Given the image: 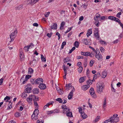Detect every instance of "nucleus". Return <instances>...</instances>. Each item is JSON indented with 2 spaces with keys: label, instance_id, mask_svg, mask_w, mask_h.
Masks as SVG:
<instances>
[{
  "label": "nucleus",
  "instance_id": "obj_1",
  "mask_svg": "<svg viewBox=\"0 0 123 123\" xmlns=\"http://www.w3.org/2000/svg\"><path fill=\"white\" fill-rule=\"evenodd\" d=\"M97 91L99 94H101L103 92L104 86L102 83H98L96 84Z\"/></svg>",
  "mask_w": 123,
  "mask_h": 123
},
{
  "label": "nucleus",
  "instance_id": "obj_2",
  "mask_svg": "<svg viewBox=\"0 0 123 123\" xmlns=\"http://www.w3.org/2000/svg\"><path fill=\"white\" fill-rule=\"evenodd\" d=\"M32 100L33 101L36 100V101H38L39 100V99L38 98H36V96L34 95H31L26 98L27 102L29 103H32Z\"/></svg>",
  "mask_w": 123,
  "mask_h": 123
},
{
  "label": "nucleus",
  "instance_id": "obj_3",
  "mask_svg": "<svg viewBox=\"0 0 123 123\" xmlns=\"http://www.w3.org/2000/svg\"><path fill=\"white\" fill-rule=\"evenodd\" d=\"M17 31L16 30L12 31L10 35V38L11 40L10 42L13 41L17 36Z\"/></svg>",
  "mask_w": 123,
  "mask_h": 123
},
{
  "label": "nucleus",
  "instance_id": "obj_4",
  "mask_svg": "<svg viewBox=\"0 0 123 123\" xmlns=\"http://www.w3.org/2000/svg\"><path fill=\"white\" fill-rule=\"evenodd\" d=\"M95 57L100 61H102L103 60L102 56L98 49H97V51L95 52Z\"/></svg>",
  "mask_w": 123,
  "mask_h": 123
},
{
  "label": "nucleus",
  "instance_id": "obj_5",
  "mask_svg": "<svg viewBox=\"0 0 123 123\" xmlns=\"http://www.w3.org/2000/svg\"><path fill=\"white\" fill-rule=\"evenodd\" d=\"M99 29L98 28H94V36L97 39L99 40L100 38L99 34Z\"/></svg>",
  "mask_w": 123,
  "mask_h": 123
},
{
  "label": "nucleus",
  "instance_id": "obj_6",
  "mask_svg": "<svg viewBox=\"0 0 123 123\" xmlns=\"http://www.w3.org/2000/svg\"><path fill=\"white\" fill-rule=\"evenodd\" d=\"M43 80L42 78H38L36 80H33V84L36 83L37 84H40L43 82Z\"/></svg>",
  "mask_w": 123,
  "mask_h": 123
},
{
  "label": "nucleus",
  "instance_id": "obj_7",
  "mask_svg": "<svg viewBox=\"0 0 123 123\" xmlns=\"http://www.w3.org/2000/svg\"><path fill=\"white\" fill-rule=\"evenodd\" d=\"M118 116V114H114L113 116L110 118V119H112L113 121V123L117 122L119 121V118L118 117H117Z\"/></svg>",
  "mask_w": 123,
  "mask_h": 123
},
{
  "label": "nucleus",
  "instance_id": "obj_8",
  "mask_svg": "<svg viewBox=\"0 0 123 123\" xmlns=\"http://www.w3.org/2000/svg\"><path fill=\"white\" fill-rule=\"evenodd\" d=\"M62 108L63 109V113L67 112L70 111L69 108L65 105H62Z\"/></svg>",
  "mask_w": 123,
  "mask_h": 123
},
{
  "label": "nucleus",
  "instance_id": "obj_9",
  "mask_svg": "<svg viewBox=\"0 0 123 123\" xmlns=\"http://www.w3.org/2000/svg\"><path fill=\"white\" fill-rule=\"evenodd\" d=\"M75 91L74 89H72V91L70 92L69 94L68 97L69 99H71L72 98L73 95V92Z\"/></svg>",
  "mask_w": 123,
  "mask_h": 123
},
{
  "label": "nucleus",
  "instance_id": "obj_10",
  "mask_svg": "<svg viewBox=\"0 0 123 123\" xmlns=\"http://www.w3.org/2000/svg\"><path fill=\"white\" fill-rule=\"evenodd\" d=\"M75 91L74 89H72V91L70 92L69 94L68 97L69 99H71L72 98L73 95V92Z\"/></svg>",
  "mask_w": 123,
  "mask_h": 123
},
{
  "label": "nucleus",
  "instance_id": "obj_11",
  "mask_svg": "<svg viewBox=\"0 0 123 123\" xmlns=\"http://www.w3.org/2000/svg\"><path fill=\"white\" fill-rule=\"evenodd\" d=\"M82 42L84 44L86 45H90L91 43L89 42L87 39H83L82 40Z\"/></svg>",
  "mask_w": 123,
  "mask_h": 123
},
{
  "label": "nucleus",
  "instance_id": "obj_12",
  "mask_svg": "<svg viewBox=\"0 0 123 123\" xmlns=\"http://www.w3.org/2000/svg\"><path fill=\"white\" fill-rule=\"evenodd\" d=\"M39 87L40 89L42 90H44L46 88V85L43 83L39 85Z\"/></svg>",
  "mask_w": 123,
  "mask_h": 123
},
{
  "label": "nucleus",
  "instance_id": "obj_13",
  "mask_svg": "<svg viewBox=\"0 0 123 123\" xmlns=\"http://www.w3.org/2000/svg\"><path fill=\"white\" fill-rule=\"evenodd\" d=\"M31 117L32 119L33 120H36L38 118V115L37 114H33L31 115Z\"/></svg>",
  "mask_w": 123,
  "mask_h": 123
},
{
  "label": "nucleus",
  "instance_id": "obj_14",
  "mask_svg": "<svg viewBox=\"0 0 123 123\" xmlns=\"http://www.w3.org/2000/svg\"><path fill=\"white\" fill-rule=\"evenodd\" d=\"M39 0H29L28 1V4H34L38 1Z\"/></svg>",
  "mask_w": 123,
  "mask_h": 123
},
{
  "label": "nucleus",
  "instance_id": "obj_15",
  "mask_svg": "<svg viewBox=\"0 0 123 123\" xmlns=\"http://www.w3.org/2000/svg\"><path fill=\"white\" fill-rule=\"evenodd\" d=\"M92 29L91 28L88 30L86 34V35L87 37L90 36L92 34Z\"/></svg>",
  "mask_w": 123,
  "mask_h": 123
},
{
  "label": "nucleus",
  "instance_id": "obj_16",
  "mask_svg": "<svg viewBox=\"0 0 123 123\" xmlns=\"http://www.w3.org/2000/svg\"><path fill=\"white\" fill-rule=\"evenodd\" d=\"M94 19L95 20L94 24L96 25L97 27H98L99 26L100 24L99 23V21L98 19H96V18L94 17Z\"/></svg>",
  "mask_w": 123,
  "mask_h": 123
},
{
  "label": "nucleus",
  "instance_id": "obj_17",
  "mask_svg": "<svg viewBox=\"0 0 123 123\" xmlns=\"http://www.w3.org/2000/svg\"><path fill=\"white\" fill-rule=\"evenodd\" d=\"M23 7V5L21 4L15 7V9L16 10H20L22 9Z\"/></svg>",
  "mask_w": 123,
  "mask_h": 123
},
{
  "label": "nucleus",
  "instance_id": "obj_18",
  "mask_svg": "<svg viewBox=\"0 0 123 123\" xmlns=\"http://www.w3.org/2000/svg\"><path fill=\"white\" fill-rule=\"evenodd\" d=\"M53 25L51 26L50 28L51 29L53 30H55L57 28V24L56 23H53Z\"/></svg>",
  "mask_w": 123,
  "mask_h": 123
},
{
  "label": "nucleus",
  "instance_id": "obj_19",
  "mask_svg": "<svg viewBox=\"0 0 123 123\" xmlns=\"http://www.w3.org/2000/svg\"><path fill=\"white\" fill-rule=\"evenodd\" d=\"M66 113V115L67 116L69 117H73L72 113V112L69 111L67 112Z\"/></svg>",
  "mask_w": 123,
  "mask_h": 123
},
{
  "label": "nucleus",
  "instance_id": "obj_20",
  "mask_svg": "<svg viewBox=\"0 0 123 123\" xmlns=\"http://www.w3.org/2000/svg\"><path fill=\"white\" fill-rule=\"evenodd\" d=\"M90 86L88 84L85 85L82 87V89L84 90H86L90 87Z\"/></svg>",
  "mask_w": 123,
  "mask_h": 123
},
{
  "label": "nucleus",
  "instance_id": "obj_21",
  "mask_svg": "<svg viewBox=\"0 0 123 123\" xmlns=\"http://www.w3.org/2000/svg\"><path fill=\"white\" fill-rule=\"evenodd\" d=\"M66 87H67L66 88L67 89L68 88L69 89L71 88H73V89H74V87L73 86H72L71 84L70 83H69L68 84H66Z\"/></svg>",
  "mask_w": 123,
  "mask_h": 123
},
{
  "label": "nucleus",
  "instance_id": "obj_22",
  "mask_svg": "<svg viewBox=\"0 0 123 123\" xmlns=\"http://www.w3.org/2000/svg\"><path fill=\"white\" fill-rule=\"evenodd\" d=\"M39 92L38 89L37 88H34L33 90V92L34 94H38Z\"/></svg>",
  "mask_w": 123,
  "mask_h": 123
},
{
  "label": "nucleus",
  "instance_id": "obj_23",
  "mask_svg": "<svg viewBox=\"0 0 123 123\" xmlns=\"http://www.w3.org/2000/svg\"><path fill=\"white\" fill-rule=\"evenodd\" d=\"M54 102L53 101L49 102L44 106L43 107L44 109H45L47 107L49 106V105L52 104Z\"/></svg>",
  "mask_w": 123,
  "mask_h": 123
},
{
  "label": "nucleus",
  "instance_id": "obj_24",
  "mask_svg": "<svg viewBox=\"0 0 123 123\" xmlns=\"http://www.w3.org/2000/svg\"><path fill=\"white\" fill-rule=\"evenodd\" d=\"M86 77L84 76L81 78L79 80L80 83H82L85 80Z\"/></svg>",
  "mask_w": 123,
  "mask_h": 123
},
{
  "label": "nucleus",
  "instance_id": "obj_25",
  "mask_svg": "<svg viewBox=\"0 0 123 123\" xmlns=\"http://www.w3.org/2000/svg\"><path fill=\"white\" fill-rule=\"evenodd\" d=\"M33 73V70L31 68H29L28 69V74H32Z\"/></svg>",
  "mask_w": 123,
  "mask_h": 123
},
{
  "label": "nucleus",
  "instance_id": "obj_26",
  "mask_svg": "<svg viewBox=\"0 0 123 123\" xmlns=\"http://www.w3.org/2000/svg\"><path fill=\"white\" fill-rule=\"evenodd\" d=\"M12 103L10 101L8 105V107L7 108V110L11 108L12 107Z\"/></svg>",
  "mask_w": 123,
  "mask_h": 123
},
{
  "label": "nucleus",
  "instance_id": "obj_27",
  "mask_svg": "<svg viewBox=\"0 0 123 123\" xmlns=\"http://www.w3.org/2000/svg\"><path fill=\"white\" fill-rule=\"evenodd\" d=\"M31 87H27L25 89V91L27 93H29L31 92Z\"/></svg>",
  "mask_w": 123,
  "mask_h": 123
},
{
  "label": "nucleus",
  "instance_id": "obj_28",
  "mask_svg": "<svg viewBox=\"0 0 123 123\" xmlns=\"http://www.w3.org/2000/svg\"><path fill=\"white\" fill-rule=\"evenodd\" d=\"M104 123H113V121H112V119H110V118L109 119H108L105 120Z\"/></svg>",
  "mask_w": 123,
  "mask_h": 123
},
{
  "label": "nucleus",
  "instance_id": "obj_29",
  "mask_svg": "<svg viewBox=\"0 0 123 123\" xmlns=\"http://www.w3.org/2000/svg\"><path fill=\"white\" fill-rule=\"evenodd\" d=\"M81 117L84 119H85L87 118V116L86 114L84 112H83L81 114Z\"/></svg>",
  "mask_w": 123,
  "mask_h": 123
},
{
  "label": "nucleus",
  "instance_id": "obj_30",
  "mask_svg": "<svg viewBox=\"0 0 123 123\" xmlns=\"http://www.w3.org/2000/svg\"><path fill=\"white\" fill-rule=\"evenodd\" d=\"M107 75V73L106 71H104L102 73V78H104Z\"/></svg>",
  "mask_w": 123,
  "mask_h": 123
},
{
  "label": "nucleus",
  "instance_id": "obj_31",
  "mask_svg": "<svg viewBox=\"0 0 123 123\" xmlns=\"http://www.w3.org/2000/svg\"><path fill=\"white\" fill-rule=\"evenodd\" d=\"M90 93V95L92 97L94 98H96L97 96L95 92H91Z\"/></svg>",
  "mask_w": 123,
  "mask_h": 123
},
{
  "label": "nucleus",
  "instance_id": "obj_32",
  "mask_svg": "<svg viewBox=\"0 0 123 123\" xmlns=\"http://www.w3.org/2000/svg\"><path fill=\"white\" fill-rule=\"evenodd\" d=\"M95 62V61L92 60L89 63L90 66V67H92L93 65V64Z\"/></svg>",
  "mask_w": 123,
  "mask_h": 123
},
{
  "label": "nucleus",
  "instance_id": "obj_33",
  "mask_svg": "<svg viewBox=\"0 0 123 123\" xmlns=\"http://www.w3.org/2000/svg\"><path fill=\"white\" fill-rule=\"evenodd\" d=\"M41 57L42 61L44 62H46V59L44 57V56L43 55H41Z\"/></svg>",
  "mask_w": 123,
  "mask_h": 123
},
{
  "label": "nucleus",
  "instance_id": "obj_34",
  "mask_svg": "<svg viewBox=\"0 0 123 123\" xmlns=\"http://www.w3.org/2000/svg\"><path fill=\"white\" fill-rule=\"evenodd\" d=\"M85 56H89L90 57V56H92V55H91L90 54V53L89 52H86L85 53Z\"/></svg>",
  "mask_w": 123,
  "mask_h": 123
},
{
  "label": "nucleus",
  "instance_id": "obj_35",
  "mask_svg": "<svg viewBox=\"0 0 123 123\" xmlns=\"http://www.w3.org/2000/svg\"><path fill=\"white\" fill-rule=\"evenodd\" d=\"M70 59L68 57H67L64 59V62H67L69 61H70Z\"/></svg>",
  "mask_w": 123,
  "mask_h": 123
},
{
  "label": "nucleus",
  "instance_id": "obj_36",
  "mask_svg": "<svg viewBox=\"0 0 123 123\" xmlns=\"http://www.w3.org/2000/svg\"><path fill=\"white\" fill-rule=\"evenodd\" d=\"M15 116L17 117H18L20 116V113L18 112H17L15 114Z\"/></svg>",
  "mask_w": 123,
  "mask_h": 123
},
{
  "label": "nucleus",
  "instance_id": "obj_37",
  "mask_svg": "<svg viewBox=\"0 0 123 123\" xmlns=\"http://www.w3.org/2000/svg\"><path fill=\"white\" fill-rule=\"evenodd\" d=\"M99 49L101 52L102 53H104L105 50L104 48L102 47H100L99 48Z\"/></svg>",
  "mask_w": 123,
  "mask_h": 123
},
{
  "label": "nucleus",
  "instance_id": "obj_38",
  "mask_svg": "<svg viewBox=\"0 0 123 123\" xmlns=\"http://www.w3.org/2000/svg\"><path fill=\"white\" fill-rule=\"evenodd\" d=\"M100 117L99 116H98L95 119V120L94 121V122H97L99 119Z\"/></svg>",
  "mask_w": 123,
  "mask_h": 123
},
{
  "label": "nucleus",
  "instance_id": "obj_39",
  "mask_svg": "<svg viewBox=\"0 0 123 123\" xmlns=\"http://www.w3.org/2000/svg\"><path fill=\"white\" fill-rule=\"evenodd\" d=\"M99 42L101 44L103 45H106L107 44V43L105 42V41H103L101 40L99 41Z\"/></svg>",
  "mask_w": 123,
  "mask_h": 123
},
{
  "label": "nucleus",
  "instance_id": "obj_40",
  "mask_svg": "<svg viewBox=\"0 0 123 123\" xmlns=\"http://www.w3.org/2000/svg\"><path fill=\"white\" fill-rule=\"evenodd\" d=\"M66 43L65 42H62V45L61 47V49H63L64 48V46H65V45H66Z\"/></svg>",
  "mask_w": 123,
  "mask_h": 123
},
{
  "label": "nucleus",
  "instance_id": "obj_41",
  "mask_svg": "<svg viewBox=\"0 0 123 123\" xmlns=\"http://www.w3.org/2000/svg\"><path fill=\"white\" fill-rule=\"evenodd\" d=\"M83 70V68L82 67H80L78 69V71L79 73H81Z\"/></svg>",
  "mask_w": 123,
  "mask_h": 123
},
{
  "label": "nucleus",
  "instance_id": "obj_42",
  "mask_svg": "<svg viewBox=\"0 0 123 123\" xmlns=\"http://www.w3.org/2000/svg\"><path fill=\"white\" fill-rule=\"evenodd\" d=\"M10 97L8 96H6L4 99V100H6V102H8V100H10Z\"/></svg>",
  "mask_w": 123,
  "mask_h": 123
},
{
  "label": "nucleus",
  "instance_id": "obj_43",
  "mask_svg": "<svg viewBox=\"0 0 123 123\" xmlns=\"http://www.w3.org/2000/svg\"><path fill=\"white\" fill-rule=\"evenodd\" d=\"M34 105L35 107L36 108H38V105L37 102H36V100H34Z\"/></svg>",
  "mask_w": 123,
  "mask_h": 123
},
{
  "label": "nucleus",
  "instance_id": "obj_44",
  "mask_svg": "<svg viewBox=\"0 0 123 123\" xmlns=\"http://www.w3.org/2000/svg\"><path fill=\"white\" fill-rule=\"evenodd\" d=\"M56 101L59 102L60 103H61L62 102V100L61 98H59L56 99Z\"/></svg>",
  "mask_w": 123,
  "mask_h": 123
},
{
  "label": "nucleus",
  "instance_id": "obj_45",
  "mask_svg": "<svg viewBox=\"0 0 123 123\" xmlns=\"http://www.w3.org/2000/svg\"><path fill=\"white\" fill-rule=\"evenodd\" d=\"M74 44L76 48H78L79 46V42H78L76 41L74 42Z\"/></svg>",
  "mask_w": 123,
  "mask_h": 123
},
{
  "label": "nucleus",
  "instance_id": "obj_46",
  "mask_svg": "<svg viewBox=\"0 0 123 123\" xmlns=\"http://www.w3.org/2000/svg\"><path fill=\"white\" fill-rule=\"evenodd\" d=\"M115 17H114V16H109L108 17V18L109 19H110V20H113L115 18Z\"/></svg>",
  "mask_w": 123,
  "mask_h": 123
},
{
  "label": "nucleus",
  "instance_id": "obj_47",
  "mask_svg": "<svg viewBox=\"0 0 123 123\" xmlns=\"http://www.w3.org/2000/svg\"><path fill=\"white\" fill-rule=\"evenodd\" d=\"M34 45L32 43H31L30 45L29 46H28V47L29 49L32 48L34 47Z\"/></svg>",
  "mask_w": 123,
  "mask_h": 123
},
{
  "label": "nucleus",
  "instance_id": "obj_48",
  "mask_svg": "<svg viewBox=\"0 0 123 123\" xmlns=\"http://www.w3.org/2000/svg\"><path fill=\"white\" fill-rule=\"evenodd\" d=\"M38 111H39L38 109H36L34 110V111L33 114H37L38 115Z\"/></svg>",
  "mask_w": 123,
  "mask_h": 123
},
{
  "label": "nucleus",
  "instance_id": "obj_49",
  "mask_svg": "<svg viewBox=\"0 0 123 123\" xmlns=\"http://www.w3.org/2000/svg\"><path fill=\"white\" fill-rule=\"evenodd\" d=\"M114 21H115L117 22H118V23H119V22H121L120 20L118 18L115 17Z\"/></svg>",
  "mask_w": 123,
  "mask_h": 123
},
{
  "label": "nucleus",
  "instance_id": "obj_50",
  "mask_svg": "<svg viewBox=\"0 0 123 123\" xmlns=\"http://www.w3.org/2000/svg\"><path fill=\"white\" fill-rule=\"evenodd\" d=\"M22 96L23 97H26L28 96V93L26 92L23 93L22 94Z\"/></svg>",
  "mask_w": 123,
  "mask_h": 123
},
{
  "label": "nucleus",
  "instance_id": "obj_51",
  "mask_svg": "<svg viewBox=\"0 0 123 123\" xmlns=\"http://www.w3.org/2000/svg\"><path fill=\"white\" fill-rule=\"evenodd\" d=\"M36 60L34 58L31 62L32 64L33 65H35V64L36 63Z\"/></svg>",
  "mask_w": 123,
  "mask_h": 123
},
{
  "label": "nucleus",
  "instance_id": "obj_52",
  "mask_svg": "<svg viewBox=\"0 0 123 123\" xmlns=\"http://www.w3.org/2000/svg\"><path fill=\"white\" fill-rule=\"evenodd\" d=\"M72 27H71L70 28H69L68 29L67 31L65 32V34H66L68 32L70 31L72 29Z\"/></svg>",
  "mask_w": 123,
  "mask_h": 123
},
{
  "label": "nucleus",
  "instance_id": "obj_53",
  "mask_svg": "<svg viewBox=\"0 0 123 123\" xmlns=\"http://www.w3.org/2000/svg\"><path fill=\"white\" fill-rule=\"evenodd\" d=\"M54 113H57L59 112V110L58 109H56L53 110Z\"/></svg>",
  "mask_w": 123,
  "mask_h": 123
},
{
  "label": "nucleus",
  "instance_id": "obj_54",
  "mask_svg": "<svg viewBox=\"0 0 123 123\" xmlns=\"http://www.w3.org/2000/svg\"><path fill=\"white\" fill-rule=\"evenodd\" d=\"M89 47L90 49H92V50L93 51H94V52H96L97 51L98 49H96V50H95L94 48H93L91 46H89Z\"/></svg>",
  "mask_w": 123,
  "mask_h": 123
},
{
  "label": "nucleus",
  "instance_id": "obj_55",
  "mask_svg": "<svg viewBox=\"0 0 123 123\" xmlns=\"http://www.w3.org/2000/svg\"><path fill=\"white\" fill-rule=\"evenodd\" d=\"M31 76L30 75H26L25 76V79L28 80L31 77Z\"/></svg>",
  "mask_w": 123,
  "mask_h": 123
},
{
  "label": "nucleus",
  "instance_id": "obj_56",
  "mask_svg": "<svg viewBox=\"0 0 123 123\" xmlns=\"http://www.w3.org/2000/svg\"><path fill=\"white\" fill-rule=\"evenodd\" d=\"M28 46H25L24 48V50H25L26 51H28L29 50V48H28Z\"/></svg>",
  "mask_w": 123,
  "mask_h": 123
},
{
  "label": "nucleus",
  "instance_id": "obj_57",
  "mask_svg": "<svg viewBox=\"0 0 123 123\" xmlns=\"http://www.w3.org/2000/svg\"><path fill=\"white\" fill-rule=\"evenodd\" d=\"M20 59L21 60H22L24 58V54H20Z\"/></svg>",
  "mask_w": 123,
  "mask_h": 123
},
{
  "label": "nucleus",
  "instance_id": "obj_58",
  "mask_svg": "<svg viewBox=\"0 0 123 123\" xmlns=\"http://www.w3.org/2000/svg\"><path fill=\"white\" fill-rule=\"evenodd\" d=\"M58 93L60 94H62L63 92V90H62L61 89H60L58 91Z\"/></svg>",
  "mask_w": 123,
  "mask_h": 123
},
{
  "label": "nucleus",
  "instance_id": "obj_59",
  "mask_svg": "<svg viewBox=\"0 0 123 123\" xmlns=\"http://www.w3.org/2000/svg\"><path fill=\"white\" fill-rule=\"evenodd\" d=\"M75 49V47H73L72 48V49L69 51V53H71L73 51H74V50Z\"/></svg>",
  "mask_w": 123,
  "mask_h": 123
},
{
  "label": "nucleus",
  "instance_id": "obj_60",
  "mask_svg": "<svg viewBox=\"0 0 123 123\" xmlns=\"http://www.w3.org/2000/svg\"><path fill=\"white\" fill-rule=\"evenodd\" d=\"M56 35H57L58 36V39L59 40V39H60V34L58 32H56Z\"/></svg>",
  "mask_w": 123,
  "mask_h": 123
},
{
  "label": "nucleus",
  "instance_id": "obj_61",
  "mask_svg": "<svg viewBox=\"0 0 123 123\" xmlns=\"http://www.w3.org/2000/svg\"><path fill=\"white\" fill-rule=\"evenodd\" d=\"M53 110H51L50 111H48L47 112L48 114H52L54 113Z\"/></svg>",
  "mask_w": 123,
  "mask_h": 123
},
{
  "label": "nucleus",
  "instance_id": "obj_62",
  "mask_svg": "<svg viewBox=\"0 0 123 123\" xmlns=\"http://www.w3.org/2000/svg\"><path fill=\"white\" fill-rule=\"evenodd\" d=\"M65 24V22H62L61 24L60 27H63Z\"/></svg>",
  "mask_w": 123,
  "mask_h": 123
},
{
  "label": "nucleus",
  "instance_id": "obj_63",
  "mask_svg": "<svg viewBox=\"0 0 123 123\" xmlns=\"http://www.w3.org/2000/svg\"><path fill=\"white\" fill-rule=\"evenodd\" d=\"M92 81H91V80H89L87 81V84L91 85L92 83Z\"/></svg>",
  "mask_w": 123,
  "mask_h": 123
},
{
  "label": "nucleus",
  "instance_id": "obj_64",
  "mask_svg": "<svg viewBox=\"0 0 123 123\" xmlns=\"http://www.w3.org/2000/svg\"><path fill=\"white\" fill-rule=\"evenodd\" d=\"M119 41H120L118 39H117L114 41L113 42V43L114 44L117 43L118 42H119Z\"/></svg>",
  "mask_w": 123,
  "mask_h": 123
}]
</instances>
